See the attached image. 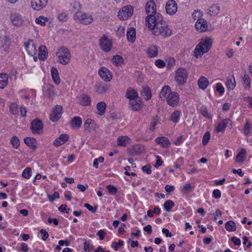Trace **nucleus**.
Segmentation results:
<instances>
[{"label": "nucleus", "instance_id": "f257e3e1", "mask_svg": "<svg viewBox=\"0 0 252 252\" xmlns=\"http://www.w3.org/2000/svg\"><path fill=\"white\" fill-rule=\"evenodd\" d=\"M149 20L146 24L154 34L156 36L161 35L164 37L171 35L172 31L166 22L163 21L161 14H156L155 17H151Z\"/></svg>", "mask_w": 252, "mask_h": 252}, {"label": "nucleus", "instance_id": "f03ea898", "mask_svg": "<svg viewBox=\"0 0 252 252\" xmlns=\"http://www.w3.org/2000/svg\"><path fill=\"white\" fill-rule=\"evenodd\" d=\"M126 96L129 99V107L132 110L137 111L141 109L142 101L135 90L131 88H128Z\"/></svg>", "mask_w": 252, "mask_h": 252}, {"label": "nucleus", "instance_id": "7ed1b4c3", "mask_svg": "<svg viewBox=\"0 0 252 252\" xmlns=\"http://www.w3.org/2000/svg\"><path fill=\"white\" fill-rule=\"evenodd\" d=\"M212 44V41L210 38L206 37L202 39L193 51L194 57L196 58L202 57L211 49Z\"/></svg>", "mask_w": 252, "mask_h": 252}, {"label": "nucleus", "instance_id": "20e7f679", "mask_svg": "<svg viewBox=\"0 0 252 252\" xmlns=\"http://www.w3.org/2000/svg\"><path fill=\"white\" fill-rule=\"evenodd\" d=\"M56 56L59 63L66 65L70 62L71 54L67 48L63 46L58 49L56 52Z\"/></svg>", "mask_w": 252, "mask_h": 252}, {"label": "nucleus", "instance_id": "39448f33", "mask_svg": "<svg viewBox=\"0 0 252 252\" xmlns=\"http://www.w3.org/2000/svg\"><path fill=\"white\" fill-rule=\"evenodd\" d=\"M73 19L75 21H77L82 24L88 25L91 24L93 19L90 14L82 13L80 11H76L73 14Z\"/></svg>", "mask_w": 252, "mask_h": 252}, {"label": "nucleus", "instance_id": "423d86ee", "mask_svg": "<svg viewBox=\"0 0 252 252\" xmlns=\"http://www.w3.org/2000/svg\"><path fill=\"white\" fill-rule=\"evenodd\" d=\"M145 11L148 15L146 18V23L149 21L151 17H155L156 14H160L156 12V5L153 0H149L146 3Z\"/></svg>", "mask_w": 252, "mask_h": 252}, {"label": "nucleus", "instance_id": "0eeeda50", "mask_svg": "<svg viewBox=\"0 0 252 252\" xmlns=\"http://www.w3.org/2000/svg\"><path fill=\"white\" fill-rule=\"evenodd\" d=\"M188 73L184 68H178L176 71L175 81L179 85L184 84L187 81Z\"/></svg>", "mask_w": 252, "mask_h": 252}, {"label": "nucleus", "instance_id": "6e6552de", "mask_svg": "<svg viewBox=\"0 0 252 252\" xmlns=\"http://www.w3.org/2000/svg\"><path fill=\"white\" fill-rule=\"evenodd\" d=\"M133 14V8L130 5L125 6L119 10L118 16L121 20H126Z\"/></svg>", "mask_w": 252, "mask_h": 252}, {"label": "nucleus", "instance_id": "1a4fd4ad", "mask_svg": "<svg viewBox=\"0 0 252 252\" xmlns=\"http://www.w3.org/2000/svg\"><path fill=\"white\" fill-rule=\"evenodd\" d=\"M99 46L103 52H109L112 49V42L104 35L99 40Z\"/></svg>", "mask_w": 252, "mask_h": 252}, {"label": "nucleus", "instance_id": "9d476101", "mask_svg": "<svg viewBox=\"0 0 252 252\" xmlns=\"http://www.w3.org/2000/svg\"><path fill=\"white\" fill-rule=\"evenodd\" d=\"M167 103L172 107L177 105L179 101V96L176 92H170L166 97Z\"/></svg>", "mask_w": 252, "mask_h": 252}, {"label": "nucleus", "instance_id": "9b49d317", "mask_svg": "<svg viewBox=\"0 0 252 252\" xmlns=\"http://www.w3.org/2000/svg\"><path fill=\"white\" fill-rule=\"evenodd\" d=\"M43 124L39 119L32 120V134H41L43 133Z\"/></svg>", "mask_w": 252, "mask_h": 252}, {"label": "nucleus", "instance_id": "f8f14e48", "mask_svg": "<svg viewBox=\"0 0 252 252\" xmlns=\"http://www.w3.org/2000/svg\"><path fill=\"white\" fill-rule=\"evenodd\" d=\"M98 74L100 77L106 82L110 81L112 78L111 71L105 67H101L98 70Z\"/></svg>", "mask_w": 252, "mask_h": 252}, {"label": "nucleus", "instance_id": "ddd939ff", "mask_svg": "<svg viewBox=\"0 0 252 252\" xmlns=\"http://www.w3.org/2000/svg\"><path fill=\"white\" fill-rule=\"evenodd\" d=\"M165 9L167 14L173 15L177 12V4L174 0H169L166 2Z\"/></svg>", "mask_w": 252, "mask_h": 252}, {"label": "nucleus", "instance_id": "4468645a", "mask_svg": "<svg viewBox=\"0 0 252 252\" xmlns=\"http://www.w3.org/2000/svg\"><path fill=\"white\" fill-rule=\"evenodd\" d=\"M43 92L45 96L48 97L52 100L53 99L54 97L56 94L54 86L50 84L46 85L43 87Z\"/></svg>", "mask_w": 252, "mask_h": 252}, {"label": "nucleus", "instance_id": "2eb2a0df", "mask_svg": "<svg viewBox=\"0 0 252 252\" xmlns=\"http://www.w3.org/2000/svg\"><path fill=\"white\" fill-rule=\"evenodd\" d=\"M62 109L63 107L61 105L56 106L53 113L50 114V119L52 121H57L61 117Z\"/></svg>", "mask_w": 252, "mask_h": 252}, {"label": "nucleus", "instance_id": "dca6fc26", "mask_svg": "<svg viewBox=\"0 0 252 252\" xmlns=\"http://www.w3.org/2000/svg\"><path fill=\"white\" fill-rule=\"evenodd\" d=\"M144 151V147L140 144L131 146L128 149V153L132 156L137 155L142 153Z\"/></svg>", "mask_w": 252, "mask_h": 252}, {"label": "nucleus", "instance_id": "f3484780", "mask_svg": "<svg viewBox=\"0 0 252 252\" xmlns=\"http://www.w3.org/2000/svg\"><path fill=\"white\" fill-rule=\"evenodd\" d=\"M195 27L200 32H205L208 29L207 21L203 18H199L195 23Z\"/></svg>", "mask_w": 252, "mask_h": 252}, {"label": "nucleus", "instance_id": "a211bd4d", "mask_svg": "<svg viewBox=\"0 0 252 252\" xmlns=\"http://www.w3.org/2000/svg\"><path fill=\"white\" fill-rule=\"evenodd\" d=\"M232 122L229 119H223L220 122L216 128V132H223L228 125H231Z\"/></svg>", "mask_w": 252, "mask_h": 252}, {"label": "nucleus", "instance_id": "6ab92c4d", "mask_svg": "<svg viewBox=\"0 0 252 252\" xmlns=\"http://www.w3.org/2000/svg\"><path fill=\"white\" fill-rule=\"evenodd\" d=\"M48 0H32V9L40 10L47 5Z\"/></svg>", "mask_w": 252, "mask_h": 252}, {"label": "nucleus", "instance_id": "aec40b11", "mask_svg": "<svg viewBox=\"0 0 252 252\" xmlns=\"http://www.w3.org/2000/svg\"><path fill=\"white\" fill-rule=\"evenodd\" d=\"M38 58L42 61L45 60L48 56L47 48L44 45H40L38 49Z\"/></svg>", "mask_w": 252, "mask_h": 252}, {"label": "nucleus", "instance_id": "412c9836", "mask_svg": "<svg viewBox=\"0 0 252 252\" xmlns=\"http://www.w3.org/2000/svg\"><path fill=\"white\" fill-rule=\"evenodd\" d=\"M84 127L85 130L91 132L95 129L96 124L94 120L88 119L84 123Z\"/></svg>", "mask_w": 252, "mask_h": 252}, {"label": "nucleus", "instance_id": "4be33fe9", "mask_svg": "<svg viewBox=\"0 0 252 252\" xmlns=\"http://www.w3.org/2000/svg\"><path fill=\"white\" fill-rule=\"evenodd\" d=\"M10 19L12 24L16 26H20L23 24V20L21 16L18 14H12Z\"/></svg>", "mask_w": 252, "mask_h": 252}, {"label": "nucleus", "instance_id": "5701e85b", "mask_svg": "<svg viewBox=\"0 0 252 252\" xmlns=\"http://www.w3.org/2000/svg\"><path fill=\"white\" fill-rule=\"evenodd\" d=\"M68 139V136L67 134H61L58 138H57L54 142V145L57 147L64 144Z\"/></svg>", "mask_w": 252, "mask_h": 252}, {"label": "nucleus", "instance_id": "b1692460", "mask_svg": "<svg viewBox=\"0 0 252 252\" xmlns=\"http://www.w3.org/2000/svg\"><path fill=\"white\" fill-rule=\"evenodd\" d=\"M136 31L134 28L130 27L128 29L126 32L127 39L131 43L135 40Z\"/></svg>", "mask_w": 252, "mask_h": 252}, {"label": "nucleus", "instance_id": "393cba45", "mask_svg": "<svg viewBox=\"0 0 252 252\" xmlns=\"http://www.w3.org/2000/svg\"><path fill=\"white\" fill-rule=\"evenodd\" d=\"M209 84L208 79L204 76L201 77L198 81V87L202 90L206 89Z\"/></svg>", "mask_w": 252, "mask_h": 252}, {"label": "nucleus", "instance_id": "a878e982", "mask_svg": "<svg viewBox=\"0 0 252 252\" xmlns=\"http://www.w3.org/2000/svg\"><path fill=\"white\" fill-rule=\"evenodd\" d=\"M155 141L157 144H161L163 147H167L170 144L169 139L165 137H158Z\"/></svg>", "mask_w": 252, "mask_h": 252}, {"label": "nucleus", "instance_id": "bb28decb", "mask_svg": "<svg viewBox=\"0 0 252 252\" xmlns=\"http://www.w3.org/2000/svg\"><path fill=\"white\" fill-rule=\"evenodd\" d=\"M51 75H52V79H53L54 82H55V83L57 85L59 84L61 82V80L59 77L58 71L56 67H52Z\"/></svg>", "mask_w": 252, "mask_h": 252}, {"label": "nucleus", "instance_id": "cd10ccee", "mask_svg": "<svg viewBox=\"0 0 252 252\" xmlns=\"http://www.w3.org/2000/svg\"><path fill=\"white\" fill-rule=\"evenodd\" d=\"M147 53L150 58L156 57L158 56V48L156 46L153 45L147 49Z\"/></svg>", "mask_w": 252, "mask_h": 252}, {"label": "nucleus", "instance_id": "c85d7f7f", "mask_svg": "<svg viewBox=\"0 0 252 252\" xmlns=\"http://www.w3.org/2000/svg\"><path fill=\"white\" fill-rule=\"evenodd\" d=\"M225 85L227 89L229 90H234L236 86V82L234 76L230 78H227Z\"/></svg>", "mask_w": 252, "mask_h": 252}, {"label": "nucleus", "instance_id": "c756f323", "mask_svg": "<svg viewBox=\"0 0 252 252\" xmlns=\"http://www.w3.org/2000/svg\"><path fill=\"white\" fill-rule=\"evenodd\" d=\"M82 124V119L80 117L76 116L74 117L71 121L70 125L73 128H79Z\"/></svg>", "mask_w": 252, "mask_h": 252}, {"label": "nucleus", "instance_id": "7c9ffc66", "mask_svg": "<svg viewBox=\"0 0 252 252\" xmlns=\"http://www.w3.org/2000/svg\"><path fill=\"white\" fill-rule=\"evenodd\" d=\"M220 10V6L217 4H213L209 9L208 13L211 16H216Z\"/></svg>", "mask_w": 252, "mask_h": 252}, {"label": "nucleus", "instance_id": "2f4dec72", "mask_svg": "<svg viewBox=\"0 0 252 252\" xmlns=\"http://www.w3.org/2000/svg\"><path fill=\"white\" fill-rule=\"evenodd\" d=\"M80 104L83 106H89L91 104V97L85 94H83L80 96Z\"/></svg>", "mask_w": 252, "mask_h": 252}, {"label": "nucleus", "instance_id": "473e14b6", "mask_svg": "<svg viewBox=\"0 0 252 252\" xmlns=\"http://www.w3.org/2000/svg\"><path fill=\"white\" fill-rule=\"evenodd\" d=\"M246 151L244 149H241L236 157V161L238 163H241L244 161Z\"/></svg>", "mask_w": 252, "mask_h": 252}, {"label": "nucleus", "instance_id": "72a5a7b5", "mask_svg": "<svg viewBox=\"0 0 252 252\" xmlns=\"http://www.w3.org/2000/svg\"><path fill=\"white\" fill-rule=\"evenodd\" d=\"M8 77L5 73L0 74V89L4 88L7 85Z\"/></svg>", "mask_w": 252, "mask_h": 252}, {"label": "nucleus", "instance_id": "f704fd0d", "mask_svg": "<svg viewBox=\"0 0 252 252\" xmlns=\"http://www.w3.org/2000/svg\"><path fill=\"white\" fill-rule=\"evenodd\" d=\"M199 111L203 117L209 119H212V115L208 112L207 107L205 105H203L201 106Z\"/></svg>", "mask_w": 252, "mask_h": 252}, {"label": "nucleus", "instance_id": "c9c22d12", "mask_svg": "<svg viewBox=\"0 0 252 252\" xmlns=\"http://www.w3.org/2000/svg\"><path fill=\"white\" fill-rule=\"evenodd\" d=\"M106 106V103L103 101L97 104L96 108L99 115H102L105 113Z\"/></svg>", "mask_w": 252, "mask_h": 252}, {"label": "nucleus", "instance_id": "e433bc0d", "mask_svg": "<svg viewBox=\"0 0 252 252\" xmlns=\"http://www.w3.org/2000/svg\"><path fill=\"white\" fill-rule=\"evenodd\" d=\"M225 229L228 231H235L236 230L235 223L232 220L228 221L225 224Z\"/></svg>", "mask_w": 252, "mask_h": 252}, {"label": "nucleus", "instance_id": "4c0bfd02", "mask_svg": "<svg viewBox=\"0 0 252 252\" xmlns=\"http://www.w3.org/2000/svg\"><path fill=\"white\" fill-rule=\"evenodd\" d=\"M143 96H146V100H149L152 97V94L150 89L148 86L143 87V91L141 93Z\"/></svg>", "mask_w": 252, "mask_h": 252}, {"label": "nucleus", "instance_id": "58836bf2", "mask_svg": "<svg viewBox=\"0 0 252 252\" xmlns=\"http://www.w3.org/2000/svg\"><path fill=\"white\" fill-rule=\"evenodd\" d=\"M243 84L246 90H249L251 86L250 78L249 75L247 74H245L243 77Z\"/></svg>", "mask_w": 252, "mask_h": 252}, {"label": "nucleus", "instance_id": "ea45409f", "mask_svg": "<svg viewBox=\"0 0 252 252\" xmlns=\"http://www.w3.org/2000/svg\"><path fill=\"white\" fill-rule=\"evenodd\" d=\"M170 91V88L168 86H165L162 88L159 93V97L161 99H164L165 98H166L167 96H166V94Z\"/></svg>", "mask_w": 252, "mask_h": 252}, {"label": "nucleus", "instance_id": "a19ab883", "mask_svg": "<svg viewBox=\"0 0 252 252\" xmlns=\"http://www.w3.org/2000/svg\"><path fill=\"white\" fill-rule=\"evenodd\" d=\"M111 61L116 66L120 65L123 63V59L120 55H116L113 57Z\"/></svg>", "mask_w": 252, "mask_h": 252}, {"label": "nucleus", "instance_id": "79ce46f5", "mask_svg": "<svg viewBox=\"0 0 252 252\" xmlns=\"http://www.w3.org/2000/svg\"><path fill=\"white\" fill-rule=\"evenodd\" d=\"M129 138L127 136H119L117 139V144L119 146H125Z\"/></svg>", "mask_w": 252, "mask_h": 252}, {"label": "nucleus", "instance_id": "37998d69", "mask_svg": "<svg viewBox=\"0 0 252 252\" xmlns=\"http://www.w3.org/2000/svg\"><path fill=\"white\" fill-rule=\"evenodd\" d=\"M95 91L98 94H102L105 93L107 90L108 87L105 85H97L95 86Z\"/></svg>", "mask_w": 252, "mask_h": 252}, {"label": "nucleus", "instance_id": "c03bdc74", "mask_svg": "<svg viewBox=\"0 0 252 252\" xmlns=\"http://www.w3.org/2000/svg\"><path fill=\"white\" fill-rule=\"evenodd\" d=\"M10 143L13 147L16 149H18L20 146V141L16 136H13L10 140Z\"/></svg>", "mask_w": 252, "mask_h": 252}, {"label": "nucleus", "instance_id": "a18cd8bd", "mask_svg": "<svg viewBox=\"0 0 252 252\" xmlns=\"http://www.w3.org/2000/svg\"><path fill=\"white\" fill-rule=\"evenodd\" d=\"M174 206V203L171 200H166L163 204L164 209L167 212H169Z\"/></svg>", "mask_w": 252, "mask_h": 252}, {"label": "nucleus", "instance_id": "49530a36", "mask_svg": "<svg viewBox=\"0 0 252 252\" xmlns=\"http://www.w3.org/2000/svg\"><path fill=\"white\" fill-rule=\"evenodd\" d=\"M180 116V112L175 111L170 116V120L175 123H178Z\"/></svg>", "mask_w": 252, "mask_h": 252}, {"label": "nucleus", "instance_id": "de8ad7c7", "mask_svg": "<svg viewBox=\"0 0 252 252\" xmlns=\"http://www.w3.org/2000/svg\"><path fill=\"white\" fill-rule=\"evenodd\" d=\"M48 21V19L46 17H44L42 16H39L35 19V22L36 24H39L41 26H44L45 23Z\"/></svg>", "mask_w": 252, "mask_h": 252}, {"label": "nucleus", "instance_id": "09e8293b", "mask_svg": "<svg viewBox=\"0 0 252 252\" xmlns=\"http://www.w3.org/2000/svg\"><path fill=\"white\" fill-rule=\"evenodd\" d=\"M58 19L61 22H66L68 19V15L65 12H61L58 14Z\"/></svg>", "mask_w": 252, "mask_h": 252}, {"label": "nucleus", "instance_id": "8fccbe9b", "mask_svg": "<svg viewBox=\"0 0 252 252\" xmlns=\"http://www.w3.org/2000/svg\"><path fill=\"white\" fill-rule=\"evenodd\" d=\"M158 118L157 116L154 117L151 123L150 127L149 128L150 130L153 131L155 129V126L158 124Z\"/></svg>", "mask_w": 252, "mask_h": 252}, {"label": "nucleus", "instance_id": "3c124183", "mask_svg": "<svg viewBox=\"0 0 252 252\" xmlns=\"http://www.w3.org/2000/svg\"><path fill=\"white\" fill-rule=\"evenodd\" d=\"M22 176L26 179H29L31 176V169L30 167L26 168L22 173Z\"/></svg>", "mask_w": 252, "mask_h": 252}, {"label": "nucleus", "instance_id": "603ef678", "mask_svg": "<svg viewBox=\"0 0 252 252\" xmlns=\"http://www.w3.org/2000/svg\"><path fill=\"white\" fill-rule=\"evenodd\" d=\"M251 124L249 121H247L244 125L243 132L245 135H247L250 132Z\"/></svg>", "mask_w": 252, "mask_h": 252}, {"label": "nucleus", "instance_id": "864d4df0", "mask_svg": "<svg viewBox=\"0 0 252 252\" xmlns=\"http://www.w3.org/2000/svg\"><path fill=\"white\" fill-rule=\"evenodd\" d=\"M210 139V133L207 131L205 132L204 134L203 139H202V144L203 145H206Z\"/></svg>", "mask_w": 252, "mask_h": 252}, {"label": "nucleus", "instance_id": "5fc2aeb1", "mask_svg": "<svg viewBox=\"0 0 252 252\" xmlns=\"http://www.w3.org/2000/svg\"><path fill=\"white\" fill-rule=\"evenodd\" d=\"M106 188L109 192L112 195L115 194L117 192V189L114 186L108 185Z\"/></svg>", "mask_w": 252, "mask_h": 252}, {"label": "nucleus", "instance_id": "6e6d98bb", "mask_svg": "<svg viewBox=\"0 0 252 252\" xmlns=\"http://www.w3.org/2000/svg\"><path fill=\"white\" fill-rule=\"evenodd\" d=\"M71 5L72 6L73 10H77L76 11H80L81 7V5L78 1H74L71 4Z\"/></svg>", "mask_w": 252, "mask_h": 252}, {"label": "nucleus", "instance_id": "4d7b16f0", "mask_svg": "<svg viewBox=\"0 0 252 252\" xmlns=\"http://www.w3.org/2000/svg\"><path fill=\"white\" fill-rule=\"evenodd\" d=\"M10 111L13 114H17L18 112V105L15 103H12L10 106Z\"/></svg>", "mask_w": 252, "mask_h": 252}, {"label": "nucleus", "instance_id": "13d9d810", "mask_svg": "<svg viewBox=\"0 0 252 252\" xmlns=\"http://www.w3.org/2000/svg\"><path fill=\"white\" fill-rule=\"evenodd\" d=\"M216 90L220 94V95H222L224 92V88L220 83L217 84Z\"/></svg>", "mask_w": 252, "mask_h": 252}, {"label": "nucleus", "instance_id": "bf43d9fd", "mask_svg": "<svg viewBox=\"0 0 252 252\" xmlns=\"http://www.w3.org/2000/svg\"><path fill=\"white\" fill-rule=\"evenodd\" d=\"M84 207L88 209L90 211L92 212L93 213H95L97 208V205H95L94 208L93 206L88 203H85L84 204Z\"/></svg>", "mask_w": 252, "mask_h": 252}, {"label": "nucleus", "instance_id": "052dcab7", "mask_svg": "<svg viewBox=\"0 0 252 252\" xmlns=\"http://www.w3.org/2000/svg\"><path fill=\"white\" fill-rule=\"evenodd\" d=\"M10 42L9 40H6L1 47L2 49L5 51L7 52L9 50L10 47Z\"/></svg>", "mask_w": 252, "mask_h": 252}, {"label": "nucleus", "instance_id": "680f3d73", "mask_svg": "<svg viewBox=\"0 0 252 252\" xmlns=\"http://www.w3.org/2000/svg\"><path fill=\"white\" fill-rule=\"evenodd\" d=\"M202 12L200 10H195L192 14V18L195 20L196 19L200 18V17L202 16Z\"/></svg>", "mask_w": 252, "mask_h": 252}, {"label": "nucleus", "instance_id": "e2e57ef3", "mask_svg": "<svg viewBox=\"0 0 252 252\" xmlns=\"http://www.w3.org/2000/svg\"><path fill=\"white\" fill-rule=\"evenodd\" d=\"M151 168V167L150 164H147L142 167V170L144 172L148 174H150L152 173Z\"/></svg>", "mask_w": 252, "mask_h": 252}, {"label": "nucleus", "instance_id": "0e129e2a", "mask_svg": "<svg viewBox=\"0 0 252 252\" xmlns=\"http://www.w3.org/2000/svg\"><path fill=\"white\" fill-rule=\"evenodd\" d=\"M155 65L158 68H162L165 66V63L162 60L158 59L155 61Z\"/></svg>", "mask_w": 252, "mask_h": 252}, {"label": "nucleus", "instance_id": "69168bd1", "mask_svg": "<svg viewBox=\"0 0 252 252\" xmlns=\"http://www.w3.org/2000/svg\"><path fill=\"white\" fill-rule=\"evenodd\" d=\"M123 244L124 242L121 240H119L118 243H117L116 242H114L112 243V247L115 248V250H117L119 247L122 246V245H123Z\"/></svg>", "mask_w": 252, "mask_h": 252}, {"label": "nucleus", "instance_id": "338daca9", "mask_svg": "<svg viewBox=\"0 0 252 252\" xmlns=\"http://www.w3.org/2000/svg\"><path fill=\"white\" fill-rule=\"evenodd\" d=\"M106 232L105 230L101 229L98 231L96 235L99 236V239L100 240H102L104 239L105 235H106Z\"/></svg>", "mask_w": 252, "mask_h": 252}, {"label": "nucleus", "instance_id": "774afa93", "mask_svg": "<svg viewBox=\"0 0 252 252\" xmlns=\"http://www.w3.org/2000/svg\"><path fill=\"white\" fill-rule=\"evenodd\" d=\"M191 186L190 184H187L185 185L182 191L184 193H187L191 191Z\"/></svg>", "mask_w": 252, "mask_h": 252}]
</instances>
